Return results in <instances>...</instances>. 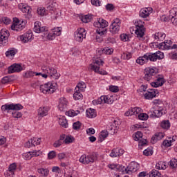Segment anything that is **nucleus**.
Wrapping results in <instances>:
<instances>
[{
  "mask_svg": "<svg viewBox=\"0 0 177 177\" xmlns=\"http://www.w3.org/2000/svg\"><path fill=\"white\" fill-rule=\"evenodd\" d=\"M135 26V34L137 38H139V39H140V38H143L146 31V29L145 28V22L142 20H138L136 22Z\"/></svg>",
  "mask_w": 177,
  "mask_h": 177,
  "instance_id": "nucleus-5",
  "label": "nucleus"
},
{
  "mask_svg": "<svg viewBox=\"0 0 177 177\" xmlns=\"http://www.w3.org/2000/svg\"><path fill=\"white\" fill-rule=\"evenodd\" d=\"M16 168H17L16 163L10 165L8 170L6 172V177H13L15 172H16Z\"/></svg>",
  "mask_w": 177,
  "mask_h": 177,
  "instance_id": "nucleus-24",
  "label": "nucleus"
},
{
  "mask_svg": "<svg viewBox=\"0 0 177 177\" xmlns=\"http://www.w3.org/2000/svg\"><path fill=\"white\" fill-rule=\"evenodd\" d=\"M121 26V21L120 19L116 18L113 21L109 28V31L111 34H118L120 31V27Z\"/></svg>",
  "mask_w": 177,
  "mask_h": 177,
  "instance_id": "nucleus-11",
  "label": "nucleus"
},
{
  "mask_svg": "<svg viewBox=\"0 0 177 177\" xmlns=\"http://www.w3.org/2000/svg\"><path fill=\"white\" fill-rule=\"evenodd\" d=\"M81 20L83 23H89L92 20V16L89 15H84L81 17Z\"/></svg>",
  "mask_w": 177,
  "mask_h": 177,
  "instance_id": "nucleus-42",
  "label": "nucleus"
},
{
  "mask_svg": "<svg viewBox=\"0 0 177 177\" xmlns=\"http://www.w3.org/2000/svg\"><path fill=\"white\" fill-rule=\"evenodd\" d=\"M80 92L81 91L77 90V88H75V93L73 94L75 100H80V99H82V95Z\"/></svg>",
  "mask_w": 177,
  "mask_h": 177,
  "instance_id": "nucleus-41",
  "label": "nucleus"
},
{
  "mask_svg": "<svg viewBox=\"0 0 177 177\" xmlns=\"http://www.w3.org/2000/svg\"><path fill=\"white\" fill-rule=\"evenodd\" d=\"M97 158V156L96 155L95 153H93L89 155H82L79 161L82 164L87 165L89 164L90 162H95V160Z\"/></svg>",
  "mask_w": 177,
  "mask_h": 177,
  "instance_id": "nucleus-7",
  "label": "nucleus"
},
{
  "mask_svg": "<svg viewBox=\"0 0 177 177\" xmlns=\"http://www.w3.org/2000/svg\"><path fill=\"white\" fill-rule=\"evenodd\" d=\"M50 108L48 106H42L38 109V115L40 117H46L49 113Z\"/></svg>",
  "mask_w": 177,
  "mask_h": 177,
  "instance_id": "nucleus-27",
  "label": "nucleus"
},
{
  "mask_svg": "<svg viewBox=\"0 0 177 177\" xmlns=\"http://www.w3.org/2000/svg\"><path fill=\"white\" fill-rule=\"evenodd\" d=\"M55 157H56V152L55 151H51L48 154V158H49V160H52Z\"/></svg>",
  "mask_w": 177,
  "mask_h": 177,
  "instance_id": "nucleus-62",
  "label": "nucleus"
},
{
  "mask_svg": "<svg viewBox=\"0 0 177 177\" xmlns=\"http://www.w3.org/2000/svg\"><path fill=\"white\" fill-rule=\"evenodd\" d=\"M144 80L149 82L151 80H156L157 77V69L154 68H146L144 71Z\"/></svg>",
  "mask_w": 177,
  "mask_h": 177,
  "instance_id": "nucleus-6",
  "label": "nucleus"
},
{
  "mask_svg": "<svg viewBox=\"0 0 177 177\" xmlns=\"http://www.w3.org/2000/svg\"><path fill=\"white\" fill-rule=\"evenodd\" d=\"M12 114L14 118H21V117L22 116L21 113L19 111L12 112Z\"/></svg>",
  "mask_w": 177,
  "mask_h": 177,
  "instance_id": "nucleus-64",
  "label": "nucleus"
},
{
  "mask_svg": "<svg viewBox=\"0 0 177 177\" xmlns=\"http://www.w3.org/2000/svg\"><path fill=\"white\" fill-rule=\"evenodd\" d=\"M37 173L39 174L41 177H46L49 175V170L48 169L40 168L37 169Z\"/></svg>",
  "mask_w": 177,
  "mask_h": 177,
  "instance_id": "nucleus-38",
  "label": "nucleus"
},
{
  "mask_svg": "<svg viewBox=\"0 0 177 177\" xmlns=\"http://www.w3.org/2000/svg\"><path fill=\"white\" fill-rule=\"evenodd\" d=\"M54 35H56V37H59L62 34V28H54L53 32Z\"/></svg>",
  "mask_w": 177,
  "mask_h": 177,
  "instance_id": "nucleus-57",
  "label": "nucleus"
},
{
  "mask_svg": "<svg viewBox=\"0 0 177 177\" xmlns=\"http://www.w3.org/2000/svg\"><path fill=\"white\" fill-rule=\"evenodd\" d=\"M2 111H9L10 110H23V106L20 104H6L1 106Z\"/></svg>",
  "mask_w": 177,
  "mask_h": 177,
  "instance_id": "nucleus-12",
  "label": "nucleus"
},
{
  "mask_svg": "<svg viewBox=\"0 0 177 177\" xmlns=\"http://www.w3.org/2000/svg\"><path fill=\"white\" fill-rule=\"evenodd\" d=\"M134 140H140L143 138V134L140 131H137L134 136H133Z\"/></svg>",
  "mask_w": 177,
  "mask_h": 177,
  "instance_id": "nucleus-47",
  "label": "nucleus"
},
{
  "mask_svg": "<svg viewBox=\"0 0 177 177\" xmlns=\"http://www.w3.org/2000/svg\"><path fill=\"white\" fill-rule=\"evenodd\" d=\"M124 154V149H112L110 157H112V158H114L115 157H120V156H122Z\"/></svg>",
  "mask_w": 177,
  "mask_h": 177,
  "instance_id": "nucleus-25",
  "label": "nucleus"
},
{
  "mask_svg": "<svg viewBox=\"0 0 177 177\" xmlns=\"http://www.w3.org/2000/svg\"><path fill=\"white\" fill-rule=\"evenodd\" d=\"M169 19H171V21L172 24L174 26H177V8H173L170 11H169Z\"/></svg>",
  "mask_w": 177,
  "mask_h": 177,
  "instance_id": "nucleus-22",
  "label": "nucleus"
},
{
  "mask_svg": "<svg viewBox=\"0 0 177 177\" xmlns=\"http://www.w3.org/2000/svg\"><path fill=\"white\" fill-rule=\"evenodd\" d=\"M120 39L121 41H123V42H127L129 41V36L125 33H123L120 35Z\"/></svg>",
  "mask_w": 177,
  "mask_h": 177,
  "instance_id": "nucleus-54",
  "label": "nucleus"
},
{
  "mask_svg": "<svg viewBox=\"0 0 177 177\" xmlns=\"http://www.w3.org/2000/svg\"><path fill=\"white\" fill-rule=\"evenodd\" d=\"M32 39V32H27L24 35L19 36V40L24 44H27V42H31Z\"/></svg>",
  "mask_w": 177,
  "mask_h": 177,
  "instance_id": "nucleus-21",
  "label": "nucleus"
},
{
  "mask_svg": "<svg viewBox=\"0 0 177 177\" xmlns=\"http://www.w3.org/2000/svg\"><path fill=\"white\" fill-rule=\"evenodd\" d=\"M59 124L63 128H67L68 127V123L67 122V119H66V117H64V116H62L59 118Z\"/></svg>",
  "mask_w": 177,
  "mask_h": 177,
  "instance_id": "nucleus-36",
  "label": "nucleus"
},
{
  "mask_svg": "<svg viewBox=\"0 0 177 177\" xmlns=\"http://www.w3.org/2000/svg\"><path fill=\"white\" fill-rule=\"evenodd\" d=\"M147 57L148 61L157 62V60H162L164 58V53L161 51H157L156 53H147Z\"/></svg>",
  "mask_w": 177,
  "mask_h": 177,
  "instance_id": "nucleus-8",
  "label": "nucleus"
},
{
  "mask_svg": "<svg viewBox=\"0 0 177 177\" xmlns=\"http://www.w3.org/2000/svg\"><path fill=\"white\" fill-rule=\"evenodd\" d=\"M67 100L65 97L59 98V104L58 105V109L60 111H64L67 109Z\"/></svg>",
  "mask_w": 177,
  "mask_h": 177,
  "instance_id": "nucleus-26",
  "label": "nucleus"
},
{
  "mask_svg": "<svg viewBox=\"0 0 177 177\" xmlns=\"http://www.w3.org/2000/svg\"><path fill=\"white\" fill-rule=\"evenodd\" d=\"M74 141V138L71 136H66L65 138V140H64V142H65L66 145H68V143H73Z\"/></svg>",
  "mask_w": 177,
  "mask_h": 177,
  "instance_id": "nucleus-50",
  "label": "nucleus"
},
{
  "mask_svg": "<svg viewBox=\"0 0 177 177\" xmlns=\"http://www.w3.org/2000/svg\"><path fill=\"white\" fill-rule=\"evenodd\" d=\"M31 145L33 146H38V145L41 144V138H33L30 139Z\"/></svg>",
  "mask_w": 177,
  "mask_h": 177,
  "instance_id": "nucleus-45",
  "label": "nucleus"
},
{
  "mask_svg": "<svg viewBox=\"0 0 177 177\" xmlns=\"http://www.w3.org/2000/svg\"><path fill=\"white\" fill-rule=\"evenodd\" d=\"M160 127L163 129H169L171 123L169 122V120H163L160 122Z\"/></svg>",
  "mask_w": 177,
  "mask_h": 177,
  "instance_id": "nucleus-39",
  "label": "nucleus"
},
{
  "mask_svg": "<svg viewBox=\"0 0 177 177\" xmlns=\"http://www.w3.org/2000/svg\"><path fill=\"white\" fill-rule=\"evenodd\" d=\"M158 102L161 103V101L155 100L154 103L156 106L151 111H148V114L151 118H159V117H161L163 114H165V111H164L162 104H160Z\"/></svg>",
  "mask_w": 177,
  "mask_h": 177,
  "instance_id": "nucleus-1",
  "label": "nucleus"
},
{
  "mask_svg": "<svg viewBox=\"0 0 177 177\" xmlns=\"http://www.w3.org/2000/svg\"><path fill=\"white\" fill-rule=\"evenodd\" d=\"M9 32L6 29H2L0 32V46H6L9 41Z\"/></svg>",
  "mask_w": 177,
  "mask_h": 177,
  "instance_id": "nucleus-10",
  "label": "nucleus"
},
{
  "mask_svg": "<svg viewBox=\"0 0 177 177\" xmlns=\"http://www.w3.org/2000/svg\"><path fill=\"white\" fill-rule=\"evenodd\" d=\"M16 53H17V50L15 48H11L6 52V56H7V57L9 56H15Z\"/></svg>",
  "mask_w": 177,
  "mask_h": 177,
  "instance_id": "nucleus-44",
  "label": "nucleus"
},
{
  "mask_svg": "<svg viewBox=\"0 0 177 177\" xmlns=\"http://www.w3.org/2000/svg\"><path fill=\"white\" fill-rule=\"evenodd\" d=\"M101 52H102V53H104L105 55H113V52H114V49H113V48H109V47H106L104 48H103Z\"/></svg>",
  "mask_w": 177,
  "mask_h": 177,
  "instance_id": "nucleus-40",
  "label": "nucleus"
},
{
  "mask_svg": "<svg viewBox=\"0 0 177 177\" xmlns=\"http://www.w3.org/2000/svg\"><path fill=\"white\" fill-rule=\"evenodd\" d=\"M107 136H109V131L107 130H102L100 133L98 142L102 143Z\"/></svg>",
  "mask_w": 177,
  "mask_h": 177,
  "instance_id": "nucleus-31",
  "label": "nucleus"
},
{
  "mask_svg": "<svg viewBox=\"0 0 177 177\" xmlns=\"http://www.w3.org/2000/svg\"><path fill=\"white\" fill-rule=\"evenodd\" d=\"M171 45H172V41L166 40L164 42L159 44L158 48L162 50H169V49H171Z\"/></svg>",
  "mask_w": 177,
  "mask_h": 177,
  "instance_id": "nucleus-23",
  "label": "nucleus"
},
{
  "mask_svg": "<svg viewBox=\"0 0 177 177\" xmlns=\"http://www.w3.org/2000/svg\"><path fill=\"white\" fill-rule=\"evenodd\" d=\"M153 80L155 82L151 83V85L153 86V88H158V86H162L165 82V80H164L162 75H158V77L156 76V77Z\"/></svg>",
  "mask_w": 177,
  "mask_h": 177,
  "instance_id": "nucleus-15",
  "label": "nucleus"
},
{
  "mask_svg": "<svg viewBox=\"0 0 177 177\" xmlns=\"http://www.w3.org/2000/svg\"><path fill=\"white\" fill-rule=\"evenodd\" d=\"M138 118L142 121H146L149 119V115H147V113H140L138 115Z\"/></svg>",
  "mask_w": 177,
  "mask_h": 177,
  "instance_id": "nucleus-52",
  "label": "nucleus"
},
{
  "mask_svg": "<svg viewBox=\"0 0 177 177\" xmlns=\"http://www.w3.org/2000/svg\"><path fill=\"white\" fill-rule=\"evenodd\" d=\"M86 88V84L84 82H80L77 85L76 88L75 89H77V91H79L80 92H84L85 89Z\"/></svg>",
  "mask_w": 177,
  "mask_h": 177,
  "instance_id": "nucleus-37",
  "label": "nucleus"
},
{
  "mask_svg": "<svg viewBox=\"0 0 177 177\" xmlns=\"http://www.w3.org/2000/svg\"><path fill=\"white\" fill-rule=\"evenodd\" d=\"M92 103L94 106H97V104H102V103H103V100L102 98V96L97 100H93Z\"/></svg>",
  "mask_w": 177,
  "mask_h": 177,
  "instance_id": "nucleus-53",
  "label": "nucleus"
},
{
  "mask_svg": "<svg viewBox=\"0 0 177 177\" xmlns=\"http://www.w3.org/2000/svg\"><path fill=\"white\" fill-rule=\"evenodd\" d=\"M109 91H111V92L117 93V92H118L120 91V89L118 88V86H110Z\"/></svg>",
  "mask_w": 177,
  "mask_h": 177,
  "instance_id": "nucleus-61",
  "label": "nucleus"
},
{
  "mask_svg": "<svg viewBox=\"0 0 177 177\" xmlns=\"http://www.w3.org/2000/svg\"><path fill=\"white\" fill-rule=\"evenodd\" d=\"M80 111L77 110V111H74V110H70L68 112H66L67 115H68V117H75V115H78V114H80Z\"/></svg>",
  "mask_w": 177,
  "mask_h": 177,
  "instance_id": "nucleus-43",
  "label": "nucleus"
},
{
  "mask_svg": "<svg viewBox=\"0 0 177 177\" xmlns=\"http://www.w3.org/2000/svg\"><path fill=\"white\" fill-rule=\"evenodd\" d=\"M24 157H25L26 160H31V158H32V151H29L26 153H24Z\"/></svg>",
  "mask_w": 177,
  "mask_h": 177,
  "instance_id": "nucleus-63",
  "label": "nucleus"
},
{
  "mask_svg": "<svg viewBox=\"0 0 177 177\" xmlns=\"http://www.w3.org/2000/svg\"><path fill=\"white\" fill-rule=\"evenodd\" d=\"M23 67L21 65L19 64H14L8 67V74H13V73H20V71H22Z\"/></svg>",
  "mask_w": 177,
  "mask_h": 177,
  "instance_id": "nucleus-17",
  "label": "nucleus"
},
{
  "mask_svg": "<svg viewBox=\"0 0 177 177\" xmlns=\"http://www.w3.org/2000/svg\"><path fill=\"white\" fill-rule=\"evenodd\" d=\"M35 72L28 71L24 74V78H32L35 75Z\"/></svg>",
  "mask_w": 177,
  "mask_h": 177,
  "instance_id": "nucleus-46",
  "label": "nucleus"
},
{
  "mask_svg": "<svg viewBox=\"0 0 177 177\" xmlns=\"http://www.w3.org/2000/svg\"><path fill=\"white\" fill-rule=\"evenodd\" d=\"M175 139H176V136H173V138L169 137L168 140H165L162 145L165 147H170V146L172 145V143L175 142Z\"/></svg>",
  "mask_w": 177,
  "mask_h": 177,
  "instance_id": "nucleus-30",
  "label": "nucleus"
},
{
  "mask_svg": "<svg viewBox=\"0 0 177 177\" xmlns=\"http://www.w3.org/2000/svg\"><path fill=\"white\" fill-rule=\"evenodd\" d=\"M26 26V21H22L21 23L19 21V19L17 20L12 26H11V30H13V31H21L23 28H24Z\"/></svg>",
  "mask_w": 177,
  "mask_h": 177,
  "instance_id": "nucleus-18",
  "label": "nucleus"
},
{
  "mask_svg": "<svg viewBox=\"0 0 177 177\" xmlns=\"http://www.w3.org/2000/svg\"><path fill=\"white\" fill-rule=\"evenodd\" d=\"M102 103H106V104H113L114 100H113V97H109L108 95H102Z\"/></svg>",
  "mask_w": 177,
  "mask_h": 177,
  "instance_id": "nucleus-34",
  "label": "nucleus"
},
{
  "mask_svg": "<svg viewBox=\"0 0 177 177\" xmlns=\"http://www.w3.org/2000/svg\"><path fill=\"white\" fill-rule=\"evenodd\" d=\"M41 70L45 74L50 75V77H54L55 80L59 78V73H57V71L55 68H52L49 66H43L41 67Z\"/></svg>",
  "mask_w": 177,
  "mask_h": 177,
  "instance_id": "nucleus-9",
  "label": "nucleus"
},
{
  "mask_svg": "<svg viewBox=\"0 0 177 177\" xmlns=\"http://www.w3.org/2000/svg\"><path fill=\"white\" fill-rule=\"evenodd\" d=\"M104 64V62L102 59H96L93 64H90L91 70L95 71V73H97L101 75H107V72L104 70H100V66H103Z\"/></svg>",
  "mask_w": 177,
  "mask_h": 177,
  "instance_id": "nucleus-4",
  "label": "nucleus"
},
{
  "mask_svg": "<svg viewBox=\"0 0 177 177\" xmlns=\"http://www.w3.org/2000/svg\"><path fill=\"white\" fill-rule=\"evenodd\" d=\"M151 13H153V8L151 7L144 8L140 10L139 16L142 19H147Z\"/></svg>",
  "mask_w": 177,
  "mask_h": 177,
  "instance_id": "nucleus-14",
  "label": "nucleus"
},
{
  "mask_svg": "<svg viewBox=\"0 0 177 177\" xmlns=\"http://www.w3.org/2000/svg\"><path fill=\"white\" fill-rule=\"evenodd\" d=\"M44 35H46L48 39L50 41H53V39H55L56 38V35L55 33H48V31L44 32Z\"/></svg>",
  "mask_w": 177,
  "mask_h": 177,
  "instance_id": "nucleus-49",
  "label": "nucleus"
},
{
  "mask_svg": "<svg viewBox=\"0 0 177 177\" xmlns=\"http://www.w3.org/2000/svg\"><path fill=\"white\" fill-rule=\"evenodd\" d=\"M10 81H12L10 76H5L1 79V84H8V82H10Z\"/></svg>",
  "mask_w": 177,
  "mask_h": 177,
  "instance_id": "nucleus-55",
  "label": "nucleus"
},
{
  "mask_svg": "<svg viewBox=\"0 0 177 177\" xmlns=\"http://www.w3.org/2000/svg\"><path fill=\"white\" fill-rule=\"evenodd\" d=\"M86 117L88 118H95L96 117V111L92 108H90L86 110Z\"/></svg>",
  "mask_w": 177,
  "mask_h": 177,
  "instance_id": "nucleus-33",
  "label": "nucleus"
},
{
  "mask_svg": "<svg viewBox=\"0 0 177 177\" xmlns=\"http://www.w3.org/2000/svg\"><path fill=\"white\" fill-rule=\"evenodd\" d=\"M33 30L35 32H37V34H39L41 32H46L48 31V28L45 26L41 27V23L39 21H36L34 24V28Z\"/></svg>",
  "mask_w": 177,
  "mask_h": 177,
  "instance_id": "nucleus-20",
  "label": "nucleus"
},
{
  "mask_svg": "<svg viewBox=\"0 0 177 177\" xmlns=\"http://www.w3.org/2000/svg\"><path fill=\"white\" fill-rule=\"evenodd\" d=\"M0 21H1L2 23H3L4 24H10V22L12 21V20H10V19L4 17L1 19V20H0Z\"/></svg>",
  "mask_w": 177,
  "mask_h": 177,
  "instance_id": "nucleus-59",
  "label": "nucleus"
},
{
  "mask_svg": "<svg viewBox=\"0 0 177 177\" xmlns=\"http://www.w3.org/2000/svg\"><path fill=\"white\" fill-rule=\"evenodd\" d=\"M86 37V32H85V29L84 28H80L75 32V39L77 41V42H82L84 41V38Z\"/></svg>",
  "mask_w": 177,
  "mask_h": 177,
  "instance_id": "nucleus-13",
  "label": "nucleus"
},
{
  "mask_svg": "<svg viewBox=\"0 0 177 177\" xmlns=\"http://www.w3.org/2000/svg\"><path fill=\"white\" fill-rule=\"evenodd\" d=\"M144 156H152L153 155V150L150 148H148L143 151Z\"/></svg>",
  "mask_w": 177,
  "mask_h": 177,
  "instance_id": "nucleus-60",
  "label": "nucleus"
},
{
  "mask_svg": "<svg viewBox=\"0 0 177 177\" xmlns=\"http://www.w3.org/2000/svg\"><path fill=\"white\" fill-rule=\"evenodd\" d=\"M149 62V58L147 57V54L144 55L142 57H139L136 59V63L138 64H140V66H143L145 63H147Z\"/></svg>",
  "mask_w": 177,
  "mask_h": 177,
  "instance_id": "nucleus-29",
  "label": "nucleus"
},
{
  "mask_svg": "<svg viewBox=\"0 0 177 177\" xmlns=\"http://www.w3.org/2000/svg\"><path fill=\"white\" fill-rule=\"evenodd\" d=\"M19 8L21 12H23V13H26V15H31V8L26 4L20 3L19 4Z\"/></svg>",
  "mask_w": 177,
  "mask_h": 177,
  "instance_id": "nucleus-28",
  "label": "nucleus"
},
{
  "mask_svg": "<svg viewBox=\"0 0 177 177\" xmlns=\"http://www.w3.org/2000/svg\"><path fill=\"white\" fill-rule=\"evenodd\" d=\"M142 111V109L139 107H134L131 109V113L133 115H138V114H140Z\"/></svg>",
  "mask_w": 177,
  "mask_h": 177,
  "instance_id": "nucleus-48",
  "label": "nucleus"
},
{
  "mask_svg": "<svg viewBox=\"0 0 177 177\" xmlns=\"http://www.w3.org/2000/svg\"><path fill=\"white\" fill-rule=\"evenodd\" d=\"M165 33H162L161 32H156L153 35V38L156 41H162L163 39H165Z\"/></svg>",
  "mask_w": 177,
  "mask_h": 177,
  "instance_id": "nucleus-32",
  "label": "nucleus"
},
{
  "mask_svg": "<svg viewBox=\"0 0 177 177\" xmlns=\"http://www.w3.org/2000/svg\"><path fill=\"white\" fill-rule=\"evenodd\" d=\"M158 95V90L156 88H149L147 92L144 95L145 99H148L149 100L156 97Z\"/></svg>",
  "mask_w": 177,
  "mask_h": 177,
  "instance_id": "nucleus-19",
  "label": "nucleus"
},
{
  "mask_svg": "<svg viewBox=\"0 0 177 177\" xmlns=\"http://www.w3.org/2000/svg\"><path fill=\"white\" fill-rule=\"evenodd\" d=\"M139 169V165L138 162H131L124 171L127 174H131V172H136Z\"/></svg>",
  "mask_w": 177,
  "mask_h": 177,
  "instance_id": "nucleus-16",
  "label": "nucleus"
},
{
  "mask_svg": "<svg viewBox=\"0 0 177 177\" xmlns=\"http://www.w3.org/2000/svg\"><path fill=\"white\" fill-rule=\"evenodd\" d=\"M57 88V84L48 82L44 85L40 86V91L46 95H50Z\"/></svg>",
  "mask_w": 177,
  "mask_h": 177,
  "instance_id": "nucleus-3",
  "label": "nucleus"
},
{
  "mask_svg": "<svg viewBox=\"0 0 177 177\" xmlns=\"http://www.w3.org/2000/svg\"><path fill=\"white\" fill-rule=\"evenodd\" d=\"M37 13L40 16H45L46 15V11L45 10V8H39L37 9Z\"/></svg>",
  "mask_w": 177,
  "mask_h": 177,
  "instance_id": "nucleus-56",
  "label": "nucleus"
},
{
  "mask_svg": "<svg viewBox=\"0 0 177 177\" xmlns=\"http://www.w3.org/2000/svg\"><path fill=\"white\" fill-rule=\"evenodd\" d=\"M165 135L163 133H156L152 138L151 140L153 143H156L158 140H161L164 138Z\"/></svg>",
  "mask_w": 177,
  "mask_h": 177,
  "instance_id": "nucleus-35",
  "label": "nucleus"
},
{
  "mask_svg": "<svg viewBox=\"0 0 177 177\" xmlns=\"http://www.w3.org/2000/svg\"><path fill=\"white\" fill-rule=\"evenodd\" d=\"M81 125H82V124L80 121L74 122L73 124V129L75 131H78V129H81Z\"/></svg>",
  "mask_w": 177,
  "mask_h": 177,
  "instance_id": "nucleus-51",
  "label": "nucleus"
},
{
  "mask_svg": "<svg viewBox=\"0 0 177 177\" xmlns=\"http://www.w3.org/2000/svg\"><path fill=\"white\" fill-rule=\"evenodd\" d=\"M107 26H109V22L102 18H100L97 21L94 22V26L97 28L96 32L100 37L107 34V30L106 29Z\"/></svg>",
  "mask_w": 177,
  "mask_h": 177,
  "instance_id": "nucleus-2",
  "label": "nucleus"
},
{
  "mask_svg": "<svg viewBox=\"0 0 177 177\" xmlns=\"http://www.w3.org/2000/svg\"><path fill=\"white\" fill-rule=\"evenodd\" d=\"M169 165L172 168H177V160L176 159H171L169 162Z\"/></svg>",
  "mask_w": 177,
  "mask_h": 177,
  "instance_id": "nucleus-58",
  "label": "nucleus"
}]
</instances>
